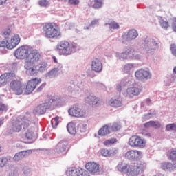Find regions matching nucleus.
<instances>
[{
	"instance_id": "obj_1",
	"label": "nucleus",
	"mask_w": 176,
	"mask_h": 176,
	"mask_svg": "<svg viewBox=\"0 0 176 176\" xmlns=\"http://www.w3.org/2000/svg\"><path fill=\"white\" fill-rule=\"evenodd\" d=\"M15 56L16 58L21 60L26 57L24 69L29 76H36L39 72H42L46 68V63L41 60V53L34 50L32 47L23 45L17 48Z\"/></svg>"
},
{
	"instance_id": "obj_2",
	"label": "nucleus",
	"mask_w": 176,
	"mask_h": 176,
	"mask_svg": "<svg viewBox=\"0 0 176 176\" xmlns=\"http://www.w3.org/2000/svg\"><path fill=\"white\" fill-rule=\"evenodd\" d=\"M117 168L120 173L127 174L129 176H137L146 168V164L142 161H138L133 165L129 166L126 163L121 162L117 166Z\"/></svg>"
},
{
	"instance_id": "obj_3",
	"label": "nucleus",
	"mask_w": 176,
	"mask_h": 176,
	"mask_svg": "<svg viewBox=\"0 0 176 176\" xmlns=\"http://www.w3.org/2000/svg\"><path fill=\"white\" fill-rule=\"evenodd\" d=\"M42 31L47 39H58L61 38L60 26L54 22H47L42 25Z\"/></svg>"
},
{
	"instance_id": "obj_4",
	"label": "nucleus",
	"mask_w": 176,
	"mask_h": 176,
	"mask_svg": "<svg viewBox=\"0 0 176 176\" xmlns=\"http://www.w3.org/2000/svg\"><path fill=\"white\" fill-rule=\"evenodd\" d=\"M78 48V44L67 41H60L56 47V50L60 56H71L72 53Z\"/></svg>"
},
{
	"instance_id": "obj_5",
	"label": "nucleus",
	"mask_w": 176,
	"mask_h": 176,
	"mask_svg": "<svg viewBox=\"0 0 176 176\" xmlns=\"http://www.w3.org/2000/svg\"><path fill=\"white\" fill-rule=\"evenodd\" d=\"M25 86L23 81L20 79H12L9 84L10 91H12L16 96H21L24 93Z\"/></svg>"
},
{
	"instance_id": "obj_6",
	"label": "nucleus",
	"mask_w": 176,
	"mask_h": 176,
	"mask_svg": "<svg viewBox=\"0 0 176 176\" xmlns=\"http://www.w3.org/2000/svg\"><path fill=\"white\" fill-rule=\"evenodd\" d=\"M118 57L120 60H127V58L137 60L140 58V55L138 52L132 47H125L124 52L118 55Z\"/></svg>"
},
{
	"instance_id": "obj_7",
	"label": "nucleus",
	"mask_w": 176,
	"mask_h": 176,
	"mask_svg": "<svg viewBox=\"0 0 176 176\" xmlns=\"http://www.w3.org/2000/svg\"><path fill=\"white\" fill-rule=\"evenodd\" d=\"M128 144L131 148L142 149L146 146V140L138 135H133L129 138Z\"/></svg>"
},
{
	"instance_id": "obj_8",
	"label": "nucleus",
	"mask_w": 176,
	"mask_h": 176,
	"mask_svg": "<svg viewBox=\"0 0 176 176\" xmlns=\"http://www.w3.org/2000/svg\"><path fill=\"white\" fill-rule=\"evenodd\" d=\"M42 82V79L38 78H32L30 80L26 85L25 89V94H31L32 91L36 89V86L38 85L41 84Z\"/></svg>"
},
{
	"instance_id": "obj_9",
	"label": "nucleus",
	"mask_w": 176,
	"mask_h": 176,
	"mask_svg": "<svg viewBox=\"0 0 176 176\" xmlns=\"http://www.w3.org/2000/svg\"><path fill=\"white\" fill-rule=\"evenodd\" d=\"M16 78V74L14 72L4 73L0 76V87L5 86L8 82H10L12 79Z\"/></svg>"
},
{
	"instance_id": "obj_10",
	"label": "nucleus",
	"mask_w": 176,
	"mask_h": 176,
	"mask_svg": "<svg viewBox=\"0 0 176 176\" xmlns=\"http://www.w3.org/2000/svg\"><path fill=\"white\" fill-rule=\"evenodd\" d=\"M69 115L73 118H85L86 111L78 107H74L69 109Z\"/></svg>"
},
{
	"instance_id": "obj_11",
	"label": "nucleus",
	"mask_w": 176,
	"mask_h": 176,
	"mask_svg": "<svg viewBox=\"0 0 176 176\" xmlns=\"http://www.w3.org/2000/svg\"><path fill=\"white\" fill-rule=\"evenodd\" d=\"M135 76L137 79H139V80H146L151 79L152 75L149 72L141 69L135 72Z\"/></svg>"
},
{
	"instance_id": "obj_12",
	"label": "nucleus",
	"mask_w": 176,
	"mask_h": 176,
	"mask_svg": "<svg viewBox=\"0 0 176 176\" xmlns=\"http://www.w3.org/2000/svg\"><path fill=\"white\" fill-rule=\"evenodd\" d=\"M85 168L91 174H98L100 173V165L96 162H87L85 165Z\"/></svg>"
},
{
	"instance_id": "obj_13",
	"label": "nucleus",
	"mask_w": 176,
	"mask_h": 176,
	"mask_svg": "<svg viewBox=\"0 0 176 176\" xmlns=\"http://www.w3.org/2000/svg\"><path fill=\"white\" fill-rule=\"evenodd\" d=\"M91 68L94 72H101L102 71V63L97 58H94L91 61Z\"/></svg>"
},
{
	"instance_id": "obj_14",
	"label": "nucleus",
	"mask_w": 176,
	"mask_h": 176,
	"mask_svg": "<svg viewBox=\"0 0 176 176\" xmlns=\"http://www.w3.org/2000/svg\"><path fill=\"white\" fill-rule=\"evenodd\" d=\"M20 41L21 38L19 34L14 35L10 40L8 41L7 49H14L20 43Z\"/></svg>"
},
{
	"instance_id": "obj_15",
	"label": "nucleus",
	"mask_w": 176,
	"mask_h": 176,
	"mask_svg": "<svg viewBox=\"0 0 176 176\" xmlns=\"http://www.w3.org/2000/svg\"><path fill=\"white\" fill-rule=\"evenodd\" d=\"M142 156V152L137 150H131L126 153L125 157L129 160L140 159Z\"/></svg>"
},
{
	"instance_id": "obj_16",
	"label": "nucleus",
	"mask_w": 176,
	"mask_h": 176,
	"mask_svg": "<svg viewBox=\"0 0 176 176\" xmlns=\"http://www.w3.org/2000/svg\"><path fill=\"white\" fill-rule=\"evenodd\" d=\"M69 149V147L68 146V144H64L63 142L59 143L57 144L55 148L56 153L62 155H65L67 152H68V150Z\"/></svg>"
},
{
	"instance_id": "obj_17",
	"label": "nucleus",
	"mask_w": 176,
	"mask_h": 176,
	"mask_svg": "<svg viewBox=\"0 0 176 176\" xmlns=\"http://www.w3.org/2000/svg\"><path fill=\"white\" fill-rule=\"evenodd\" d=\"M21 122L19 120H14L10 126V133H19L21 131Z\"/></svg>"
},
{
	"instance_id": "obj_18",
	"label": "nucleus",
	"mask_w": 176,
	"mask_h": 176,
	"mask_svg": "<svg viewBox=\"0 0 176 176\" xmlns=\"http://www.w3.org/2000/svg\"><path fill=\"white\" fill-rule=\"evenodd\" d=\"M85 102L86 104H89V105H100L101 101L100 99L97 98V96H89L85 98Z\"/></svg>"
},
{
	"instance_id": "obj_19",
	"label": "nucleus",
	"mask_w": 176,
	"mask_h": 176,
	"mask_svg": "<svg viewBox=\"0 0 176 176\" xmlns=\"http://www.w3.org/2000/svg\"><path fill=\"white\" fill-rule=\"evenodd\" d=\"M141 93V89L136 87L128 88L126 89L127 97H133V96H138Z\"/></svg>"
},
{
	"instance_id": "obj_20",
	"label": "nucleus",
	"mask_w": 176,
	"mask_h": 176,
	"mask_svg": "<svg viewBox=\"0 0 176 176\" xmlns=\"http://www.w3.org/2000/svg\"><path fill=\"white\" fill-rule=\"evenodd\" d=\"M47 108H49V104L43 103L36 108L35 112L37 115H43L46 113V109H47Z\"/></svg>"
},
{
	"instance_id": "obj_21",
	"label": "nucleus",
	"mask_w": 176,
	"mask_h": 176,
	"mask_svg": "<svg viewBox=\"0 0 176 176\" xmlns=\"http://www.w3.org/2000/svg\"><path fill=\"white\" fill-rule=\"evenodd\" d=\"M66 174L68 176H79L80 174V168H69Z\"/></svg>"
},
{
	"instance_id": "obj_22",
	"label": "nucleus",
	"mask_w": 176,
	"mask_h": 176,
	"mask_svg": "<svg viewBox=\"0 0 176 176\" xmlns=\"http://www.w3.org/2000/svg\"><path fill=\"white\" fill-rule=\"evenodd\" d=\"M137 36H138V32H137V30L132 29L128 32V33L126 36V38L128 41H130L131 39H135V38H137Z\"/></svg>"
},
{
	"instance_id": "obj_23",
	"label": "nucleus",
	"mask_w": 176,
	"mask_h": 176,
	"mask_svg": "<svg viewBox=\"0 0 176 176\" xmlns=\"http://www.w3.org/2000/svg\"><path fill=\"white\" fill-rule=\"evenodd\" d=\"M89 6H91L94 9H100L102 7V0H93L90 2Z\"/></svg>"
},
{
	"instance_id": "obj_24",
	"label": "nucleus",
	"mask_w": 176,
	"mask_h": 176,
	"mask_svg": "<svg viewBox=\"0 0 176 176\" xmlns=\"http://www.w3.org/2000/svg\"><path fill=\"white\" fill-rule=\"evenodd\" d=\"M109 133H111V131L109 130V126L104 125L98 131V135H108Z\"/></svg>"
},
{
	"instance_id": "obj_25",
	"label": "nucleus",
	"mask_w": 176,
	"mask_h": 176,
	"mask_svg": "<svg viewBox=\"0 0 176 176\" xmlns=\"http://www.w3.org/2000/svg\"><path fill=\"white\" fill-rule=\"evenodd\" d=\"M26 153H27V151H21V152L17 153L14 156L13 160L15 162H19V160L24 159Z\"/></svg>"
},
{
	"instance_id": "obj_26",
	"label": "nucleus",
	"mask_w": 176,
	"mask_h": 176,
	"mask_svg": "<svg viewBox=\"0 0 176 176\" xmlns=\"http://www.w3.org/2000/svg\"><path fill=\"white\" fill-rule=\"evenodd\" d=\"M67 129L69 134H76V128L75 127V124L69 122L67 126Z\"/></svg>"
},
{
	"instance_id": "obj_27",
	"label": "nucleus",
	"mask_w": 176,
	"mask_h": 176,
	"mask_svg": "<svg viewBox=\"0 0 176 176\" xmlns=\"http://www.w3.org/2000/svg\"><path fill=\"white\" fill-rule=\"evenodd\" d=\"M110 106L113 107L114 108H119L122 107V100L118 99L111 100Z\"/></svg>"
},
{
	"instance_id": "obj_28",
	"label": "nucleus",
	"mask_w": 176,
	"mask_h": 176,
	"mask_svg": "<svg viewBox=\"0 0 176 176\" xmlns=\"http://www.w3.org/2000/svg\"><path fill=\"white\" fill-rule=\"evenodd\" d=\"M160 167L162 170H171V167H173V164L170 162H163L161 164Z\"/></svg>"
},
{
	"instance_id": "obj_29",
	"label": "nucleus",
	"mask_w": 176,
	"mask_h": 176,
	"mask_svg": "<svg viewBox=\"0 0 176 176\" xmlns=\"http://www.w3.org/2000/svg\"><path fill=\"white\" fill-rule=\"evenodd\" d=\"M133 68H134V65L128 63L124 65L123 71L126 74H129V72L131 71V69H133Z\"/></svg>"
},
{
	"instance_id": "obj_30",
	"label": "nucleus",
	"mask_w": 176,
	"mask_h": 176,
	"mask_svg": "<svg viewBox=\"0 0 176 176\" xmlns=\"http://www.w3.org/2000/svg\"><path fill=\"white\" fill-rule=\"evenodd\" d=\"M100 155L104 157H109L111 156L110 151L107 148H102L100 150Z\"/></svg>"
},
{
	"instance_id": "obj_31",
	"label": "nucleus",
	"mask_w": 176,
	"mask_h": 176,
	"mask_svg": "<svg viewBox=\"0 0 176 176\" xmlns=\"http://www.w3.org/2000/svg\"><path fill=\"white\" fill-rule=\"evenodd\" d=\"M117 141L116 138L109 139L104 142V145L106 146H108V145H113Z\"/></svg>"
},
{
	"instance_id": "obj_32",
	"label": "nucleus",
	"mask_w": 176,
	"mask_h": 176,
	"mask_svg": "<svg viewBox=\"0 0 176 176\" xmlns=\"http://www.w3.org/2000/svg\"><path fill=\"white\" fill-rule=\"evenodd\" d=\"M160 24L162 28H163L164 30H167V28L170 27V25L168 24V21H166L163 19H161L160 21Z\"/></svg>"
},
{
	"instance_id": "obj_33",
	"label": "nucleus",
	"mask_w": 176,
	"mask_h": 176,
	"mask_svg": "<svg viewBox=\"0 0 176 176\" xmlns=\"http://www.w3.org/2000/svg\"><path fill=\"white\" fill-rule=\"evenodd\" d=\"M122 129V126H120V123L114 122L111 126L112 131H118Z\"/></svg>"
},
{
	"instance_id": "obj_34",
	"label": "nucleus",
	"mask_w": 176,
	"mask_h": 176,
	"mask_svg": "<svg viewBox=\"0 0 176 176\" xmlns=\"http://www.w3.org/2000/svg\"><path fill=\"white\" fill-rule=\"evenodd\" d=\"M60 119V117L56 116L54 118V119H53L51 122L52 124V127H54V129H56L57 127V126H58L59 122L58 120Z\"/></svg>"
},
{
	"instance_id": "obj_35",
	"label": "nucleus",
	"mask_w": 176,
	"mask_h": 176,
	"mask_svg": "<svg viewBox=\"0 0 176 176\" xmlns=\"http://www.w3.org/2000/svg\"><path fill=\"white\" fill-rule=\"evenodd\" d=\"M166 130H167V131H176V125L175 124H169L168 125L166 126Z\"/></svg>"
},
{
	"instance_id": "obj_36",
	"label": "nucleus",
	"mask_w": 176,
	"mask_h": 176,
	"mask_svg": "<svg viewBox=\"0 0 176 176\" xmlns=\"http://www.w3.org/2000/svg\"><path fill=\"white\" fill-rule=\"evenodd\" d=\"M8 109L9 108L8 107V105L0 102V112H8Z\"/></svg>"
},
{
	"instance_id": "obj_37",
	"label": "nucleus",
	"mask_w": 176,
	"mask_h": 176,
	"mask_svg": "<svg viewBox=\"0 0 176 176\" xmlns=\"http://www.w3.org/2000/svg\"><path fill=\"white\" fill-rule=\"evenodd\" d=\"M170 160L173 162H176V150L170 151L169 154Z\"/></svg>"
},
{
	"instance_id": "obj_38",
	"label": "nucleus",
	"mask_w": 176,
	"mask_h": 176,
	"mask_svg": "<svg viewBox=\"0 0 176 176\" xmlns=\"http://www.w3.org/2000/svg\"><path fill=\"white\" fill-rule=\"evenodd\" d=\"M8 163V158L1 157L0 158V167H5Z\"/></svg>"
},
{
	"instance_id": "obj_39",
	"label": "nucleus",
	"mask_w": 176,
	"mask_h": 176,
	"mask_svg": "<svg viewBox=\"0 0 176 176\" xmlns=\"http://www.w3.org/2000/svg\"><path fill=\"white\" fill-rule=\"evenodd\" d=\"M111 30H118L119 28V24L116 22H111L109 23Z\"/></svg>"
},
{
	"instance_id": "obj_40",
	"label": "nucleus",
	"mask_w": 176,
	"mask_h": 176,
	"mask_svg": "<svg viewBox=\"0 0 176 176\" xmlns=\"http://www.w3.org/2000/svg\"><path fill=\"white\" fill-rule=\"evenodd\" d=\"M155 43L152 42H148L147 45H145V49L147 50L148 52H152L153 50V48H152V46H153Z\"/></svg>"
},
{
	"instance_id": "obj_41",
	"label": "nucleus",
	"mask_w": 176,
	"mask_h": 176,
	"mask_svg": "<svg viewBox=\"0 0 176 176\" xmlns=\"http://www.w3.org/2000/svg\"><path fill=\"white\" fill-rule=\"evenodd\" d=\"M79 176H90V174L87 170L80 168Z\"/></svg>"
},
{
	"instance_id": "obj_42",
	"label": "nucleus",
	"mask_w": 176,
	"mask_h": 176,
	"mask_svg": "<svg viewBox=\"0 0 176 176\" xmlns=\"http://www.w3.org/2000/svg\"><path fill=\"white\" fill-rule=\"evenodd\" d=\"M25 137L28 140H32V138H34V132L31 131H28L25 134Z\"/></svg>"
},
{
	"instance_id": "obj_43",
	"label": "nucleus",
	"mask_w": 176,
	"mask_h": 176,
	"mask_svg": "<svg viewBox=\"0 0 176 176\" xmlns=\"http://www.w3.org/2000/svg\"><path fill=\"white\" fill-rule=\"evenodd\" d=\"M40 6H43V8H46L49 6V1L47 0H41L38 2Z\"/></svg>"
},
{
	"instance_id": "obj_44",
	"label": "nucleus",
	"mask_w": 176,
	"mask_h": 176,
	"mask_svg": "<svg viewBox=\"0 0 176 176\" xmlns=\"http://www.w3.org/2000/svg\"><path fill=\"white\" fill-rule=\"evenodd\" d=\"M152 127H153L154 129H160L161 127V124L160 122H157V121H152Z\"/></svg>"
},
{
	"instance_id": "obj_45",
	"label": "nucleus",
	"mask_w": 176,
	"mask_h": 176,
	"mask_svg": "<svg viewBox=\"0 0 176 176\" xmlns=\"http://www.w3.org/2000/svg\"><path fill=\"white\" fill-rule=\"evenodd\" d=\"M170 50L172 54L176 57V45L175 43L170 45Z\"/></svg>"
},
{
	"instance_id": "obj_46",
	"label": "nucleus",
	"mask_w": 176,
	"mask_h": 176,
	"mask_svg": "<svg viewBox=\"0 0 176 176\" xmlns=\"http://www.w3.org/2000/svg\"><path fill=\"white\" fill-rule=\"evenodd\" d=\"M0 47H6L8 49V41L3 40L0 41Z\"/></svg>"
},
{
	"instance_id": "obj_47",
	"label": "nucleus",
	"mask_w": 176,
	"mask_h": 176,
	"mask_svg": "<svg viewBox=\"0 0 176 176\" xmlns=\"http://www.w3.org/2000/svg\"><path fill=\"white\" fill-rule=\"evenodd\" d=\"M126 86V82L124 81H122L120 85H117V90L118 91H122V87Z\"/></svg>"
},
{
	"instance_id": "obj_48",
	"label": "nucleus",
	"mask_w": 176,
	"mask_h": 176,
	"mask_svg": "<svg viewBox=\"0 0 176 176\" xmlns=\"http://www.w3.org/2000/svg\"><path fill=\"white\" fill-rule=\"evenodd\" d=\"M172 21V29L175 32H176V18H173Z\"/></svg>"
},
{
	"instance_id": "obj_49",
	"label": "nucleus",
	"mask_w": 176,
	"mask_h": 176,
	"mask_svg": "<svg viewBox=\"0 0 176 176\" xmlns=\"http://www.w3.org/2000/svg\"><path fill=\"white\" fill-rule=\"evenodd\" d=\"M23 129H28L30 126V120H25L23 122Z\"/></svg>"
},
{
	"instance_id": "obj_50",
	"label": "nucleus",
	"mask_w": 176,
	"mask_h": 176,
	"mask_svg": "<svg viewBox=\"0 0 176 176\" xmlns=\"http://www.w3.org/2000/svg\"><path fill=\"white\" fill-rule=\"evenodd\" d=\"M118 153V149L112 148L110 150V156H115Z\"/></svg>"
},
{
	"instance_id": "obj_51",
	"label": "nucleus",
	"mask_w": 176,
	"mask_h": 176,
	"mask_svg": "<svg viewBox=\"0 0 176 176\" xmlns=\"http://www.w3.org/2000/svg\"><path fill=\"white\" fill-rule=\"evenodd\" d=\"M70 5H79V0H69Z\"/></svg>"
},
{
	"instance_id": "obj_52",
	"label": "nucleus",
	"mask_w": 176,
	"mask_h": 176,
	"mask_svg": "<svg viewBox=\"0 0 176 176\" xmlns=\"http://www.w3.org/2000/svg\"><path fill=\"white\" fill-rule=\"evenodd\" d=\"M152 121H149L148 122H146L144 124V126L145 127V129H149V127H152Z\"/></svg>"
},
{
	"instance_id": "obj_53",
	"label": "nucleus",
	"mask_w": 176,
	"mask_h": 176,
	"mask_svg": "<svg viewBox=\"0 0 176 176\" xmlns=\"http://www.w3.org/2000/svg\"><path fill=\"white\" fill-rule=\"evenodd\" d=\"M46 86V83H43L38 89L37 91H41L43 89V88Z\"/></svg>"
},
{
	"instance_id": "obj_54",
	"label": "nucleus",
	"mask_w": 176,
	"mask_h": 176,
	"mask_svg": "<svg viewBox=\"0 0 176 176\" xmlns=\"http://www.w3.org/2000/svg\"><path fill=\"white\" fill-rule=\"evenodd\" d=\"M3 35L8 36L10 35V29H7L3 32Z\"/></svg>"
},
{
	"instance_id": "obj_55",
	"label": "nucleus",
	"mask_w": 176,
	"mask_h": 176,
	"mask_svg": "<svg viewBox=\"0 0 176 176\" xmlns=\"http://www.w3.org/2000/svg\"><path fill=\"white\" fill-rule=\"evenodd\" d=\"M96 24H98V19L91 21V25H96Z\"/></svg>"
},
{
	"instance_id": "obj_56",
	"label": "nucleus",
	"mask_w": 176,
	"mask_h": 176,
	"mask_svg": "<svg viewBox=\"0 0 176 176\" xmlns=\"http://www.w3.org/2000/svg\"><path fill=\"white\" fill-rule=\"evenodd\" d=\"M175 168H176V162L173 163V164H172L170 170H175Z\"/></svg>"
},
{
	"instance_id": "obj_57",
	"label": "nucleus",
	"mask_w": 176,
	"mask_h": 176,
	"mask_svg": "<svg viewBox=\"0 0 176 176\" xmlns=\"http://www.w3.org/2000/svg\"><path fill=\"white\" fill-rule=\"evenodd\" d=\"M8 0H0V6L3 5V3H6Z\"/></svg>"
},
{
	"instance_id": "obj_58",
	"label": "nucleus",
	"mask_w": 176,
	"mask_h": 176,
	"mask_svg": "<svg viewBox=\"0 0 176 176\" xmlns=\"http://www.w3.org/2000/svg\"><path fill=\"white\" fill-rule=\"evenodd\" d=\"M145 136L151 138V137H152V134H151V133H147L145 134Z\"/></svg>"
},
{
	"instance_id": "obj_59",
	"label": "nucleus",
	"mask_w": 176,
	"mask_h": 176,
	"mask_svg": "<svg viewBox=\"0 0 176 176\" xmlns=\"http://www.w3.org/2000/svg\"><path fill=\"white\" fill-rule=\"evenodd\" d=\"M3 124V119H0V126Z\"/></svg>"
},
{
	"instance_id": "obj_60",
	"label": "nucleus",
	"mask_w": 176,
	"mask_h": 176,
	"mask_svg": "<svg viewBox=\"0 0 176 176\" xmlns=\"http://www.w3.org/2000/svg\"><path fill=\"white\" fill-rule=\"evenodd\" d=\"M53 58H54V63H57V59H56V57H54Z\"/></svg>"
},
{
	"instance_id": "obj_61",
	"label": "nucleus",
	"mask_w": 176,
	"mask_h": 176,
	"mask_svg": "<svg viewBox=\"0 0 176 176\" xmlns=\"http://www.w3.org/2000/svg\"><path fill=\"white\" fill-rule=\"evenodd\" d=\"M173 72H175V74H176V67H174V69H173Z\"/></svg>"
},
{
	"instance_id": "obj_62",
	"label": "nucleus",
	"mask_w": 176,
	"mask_h": 176,
	"mask_svg": "<svg viewBox=\"0 0 176 176\" xmlns=\"http://www.w3.org/2000/svg\"><path fill=\"white\" fill-rule=\"evenodd\" d=\"M146 101H148V102H151V99H147Z\"/></svg>"
},
{
	"instance_id": "obj_63",
	"label": "nucleus",
	"mask_w": 176,
	"mask_h": 176,
	"mask_svg": "<svg viewBox=\"0 0 176 176\" xmlns=\"http://www.w3.org/2000/svg\"><path fill=\"white\" fill-rule=\"evenodd\" d=\"M2 151V148L0 146V152Z\"/></svg>"
},
{
	"instance_id": "obj_64",
	"label": "nucleus",
	"mask_w": 176,
	"mask_h": 176,
	"mask_svg": "<svg viewBox=\"0 0 176 176\" xmlns=\"http://www.w3.org/2000/svg\"><path fill=\"white\" fill-rule=\"evenodd\" d=\"M23 173H24V174H27V173H25V171H24Z\"/></svg>"
}]
</instances>
